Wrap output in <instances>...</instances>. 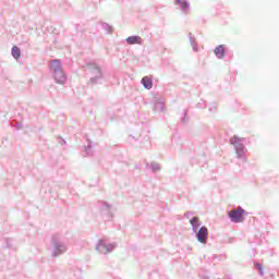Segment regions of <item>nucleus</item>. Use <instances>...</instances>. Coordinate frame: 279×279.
<instances>
[{
  "label": "nucleus",
  "mask_w": 279,
  "mask_h": 279,
  "mask_svg": "<svg viewBox=\"0 0 279 279\" xmlns=\"http://www.w3.org/2000/svg\"><path fill=\"white\" fill-rule=\"evenodd\" d=\"M50 71L53 74V80L57 84H66V74L62 70L60 60H53L50 63Z\"/></svg>",
  "instance_id": "nucleus-1"
},
{
  "label": "nucleus",
  "mask_w": 279,
  "mask_h": 279,
  "mask_svg": "<svg viewBox=\"0 0 279 279\" xmlns=\"http://www.w3.org/2000/svg\"><path fill=\"white\" fill-rule=\"evenodd\" d=\"M51 256L58 258V256H62V254L66 253V244L60 238V234H54L51 238Z\"/></svg>",
  "instance_id": "nucleus-2"
},
{
  "label": "nucleus",
  "mask_w": 279,
  "mask_h": 279,
  "mask_svg": "<svg viewBox=\"0 0 279 279\" xmlns=\"http://www.w3.org/2000/svg\"><path fill=\"white\" fill-rule=\"evenodd\" d=\"M87 71L93 75L89 78V84H101V80H104V70L97 63H88Z\"/></svg>",
  "instance_id": "nucleus-3"
},
{
  "label": "nucleus",
  "mask_w": 279,
  "mask_h": 279,
  "mask_svg": "<svg viewBox=\"0 0 279 279\" xmlns=\"http://www.w3.org/2000/svg\"><path fill=\"white\" fill-rule=\"evenodd\" d=\"M230 144L233 145L238 158L245 160V145L243 144V138L234 135L230 138Z\"/></svg>",
  "instance_id": "nucleus-4"
},
{
  "label": "nucleus",
  "mask_w": 279,
  "mask_h": 279,
  "mask_svg": "<svg viewBox=\"0 0 279 279\" xmlns=\"http://www.w3.org/2000/svg\"><path fill=\"white\" fill-rule=\"evenodd\" d=\"M245 215V209L239 207L238 209L228 211V217L232 223H243Z\"/></svg>",
  "instance_id": "nucleus-5"
},
{
  "label": "nucleus",
  "mask_w": 279,
  "mask_h": 279,
  "mask_svg": "<svg viewBox=\"0 0 279 279\" xmlns=\"http://www.w3.org/2000/svg\"><path fill=\"white\" fill-rule=\"evenodd\" d=\"M116 247L117 243L108 244L106 240H99L96 245V252H99V254H110V252H114Z\"/></svg>",
  "instance_id": "nucleus-6"
},
{
  "label": "nucleus",
  "mask_w": 279,
  "mask_h": 279,
  "mask_svg": "<svg viewBox=\"0 0 279 279\" xmlns=\"http://www.w3.org/2000/svg\"><path fill=\"white\" fill-rule=\"evenodd\" d=\"M195 234L198 243H203V245H206V243L208 242V228L203 226L195 232Z\"/></svg>",
  "instance_id": "nucleus-7"
},
{
  "label": "nucleus",
  "mask_w": 279,
  "mask_h": 279,
  "mask_svg": "<svg viewBox=\"0 0 279 279\" xmlns=\"http://www.w3.org/2000/svg\"><path fill=\"white\" fill-rule=\"evenodd\" d=\"M100 210L104 215H107L109 218L112 217V205L107 202H102Z\"/></svg>",
  "instance_id": "nucleus-8"
},
{
  "label": "nucleus",
  "mask_w": 279,
  "mask_h": 279,
  "mask_svg": "<svg viewBox=\"0 0 279 279\" xmlns=\"http://www.w3.org/2000/svg\"><path fill=\"white\" fill-rule=\"evenodd\" d=\"M214 53L217 58H219V60H223V58H226V48L223 45H220L215 48Z\"/></svg>",
  "instance_id": "nucleus-9"
},
{
  "label": "nucleus",
  "mask_w": 279,
  "mask_h": 279,
  "mask_svg": "<svg viewBox=\"0 0 279 279\" xmlns=\"http://www.w3.org/2000/svg\"><path fill=\"white\" fill-rule=\"evenodd\" d=\"M141 83L144 86V88H146V90H151V88H154V81H151L149 76H144Z\"/></svg>",
  "instance_id": "nucleus-10"
},
{
  "label": "nucleus",
  "mask_w": 279,
  "mask_h": 279,
  "mask_svg": "<svg viewBox=\"0 0 279 279\" xmlns=\"http://www.w3.org/2000/svg\"><path fill=\"white\" fill-rule=\"evenodd\" d=\"M155 112H163L165 111V100L157 99L154 105Z\"/></svg>",
  "instance_id": "nucleus-11"
},
{
  "label": "nucleus",
  "mask_w": 279,
  "mask_h": 279,
  "mask_svg": "<svg viewBox=\"0 0 279 279\" xmlns=\"http://www.w3.org/2000/svg\"><path fill=\"white\" fill-rule=\"evenodd\" d=\"M190 223L192 226L193 232H197V230H199V226H202V223L199 222V219L197 217H193L190 220Z\"/></svg>",
  "instance_id": "nucleus-12"
},
{
  "label": "nucleus",
  "mask_w": 279,
  "mask_h": 279,
  "mask_svg": "<svg viewBox=\"0 0 279 279\" xmlns=\"http://www.w3.org/2000/svg\"><path fill=\"white\" fill-rule=\"evenodd\" d=\"M128 45H141V36H130L126 38Z\"/></svg>",
  "instance_id": "nucleus-13"
},
{
  "label": "nucleus",
  "mask_w": 279,
  "mask_h": 279,
  "mask_svg": "<svg viewBox=\"0 0 279 279\" xmlns=\"http://www.w3.org/2000/svg\"><path fill=\"white\" fill-rule=\"evenodd\" d=\"M179 5L184 14H189V8H191L189 0H182L181 4H179Z\"/></svg>",
  "instance_id": "nucleus-14"
},
{
  "label": "nucleus",
  "mask_w": 279,
  "mask_h": 279,
  "mask_svg": "<svg viewBox=\"0 0 279 279\" xmlns=\"http://www.w3.org/2000/svg\"><path fill=\"white\" fill-rule=\"evenodd\" d=\"M11 53L15 60H19L21 58V48H19L17 46H13L11 49Z\"/></svg>",
  "instance_id": "nucleus-15"
},
{
  "label": "nucleus",
  "mask_w": 279,
  "mask_h": 279,
  "mask_svg": "<svg viewBox=\"0 0 279 279\" xmlns=\"http://www.w3.org/2000/svg\"><path fill=\"white\" fill-rule=\"evenodd\" d=\"M189 38H190V43L193 51H197V41L195 40L193 34L190 33Z\"/></svg>",
  "instance_id": "nucleus-16"
},
{
  "label": "nucleus",
  "mask_w": 279,
  "mask_h": 279,
  "mask_svg": "<svg viewBox=\"0 0 279 279\" xmlns=\"http://www.w3.org/2000/svg\"><path fill=\"white\" fill-rule=\"evenodd\" d=\"M150 170L153 173L160 171V163L153 161L150 163Z\"/></svg>",
  "instance_id": "nucleus-17"
},
{
  "label": "nucleus",
  "mask_w": 279,
  "mask_h": 279,
  "mask_svg": "<svg viewBox=\"0 0 279 279\" xmlns=\"http://www.w3.org/2000/svg\"><path fill=\"white\" fill-rule=\"evenodd\" d=\"M101 27L105 29V32H107V34H112V26L110 24L105 22L101 24Z\"/></svg>",
  "instance_id": "nucleus-18"
},
{
  "label": "nucleus",
  "mask_w": 279,
  "mask_h": 279,
  "mask_svg": "<svg viewBox=\"0 0 279 279\" xmlns=\"http://www.w3.org/2000/svg\"><path fill=\"white\" fill-rule=\"evenodd\" d=\"M255 269H257V271H259V276H265V270L263 269V265L256 263L255 264Z\"/></svg>",
  "instance_id": "nucleus-19"
},
{
  "label": "nucleus",
  "mask_w": 279,
  "mask_h": 279,
  "mask_svg": "<svg viewBox=\"0 0 279 279\" xmlns=\"http://www.w3.org/2000/svg\"><path fill=\"white\" fill-rule=\"evenodd\" d=\"M90 149H92L90 144L87 145V147H85V154H86L87 156H93V153H90Z\"/></svg>",
  "instance_id": "nucleus-20"
},
{
  "label": "nucleus",
  "mask_w": 279,
  "mask_h": 279,
  "mask_svg": "<svg viewBox=\"0 0 279 279\" xmlns=\"http://www.w3.org/2000/svg\"><path fill=\"white\" fill-rule=\"evenodd\" d=\"M16 129H17V130H22V129H23V124L17 123V124H16Z\"/></svg>",
  "instance_id": "nucleus-21"
},
{
  "label": "nucleus",
  "mask_w": 279,
  "mask_h": 279,
  "mask_svg": "<svg viewBox=\"0 0 279 279\" xmlns=\"http://www.w3.org/2000/svg\"><path fill=\"white\" fill-rule=\"evenodd\" d=\"M175 2H174V5H180L181 4V2H182V0H174Z\"/></svg>",
  "instance_id": "nucleus-22"
},
{
  "label": "nucleus",
  "mask_w": 279,
  "mask_h": 279,
  "mask_svg": "<svg viewBox=\"0 0 279 279\" xmlns=\"http://www.w3.org/2000/svg\"><path fill=\"white\" fill-rule=\"evenodd\" d=\"M59 143H60V145H66V141H64V140H61Z\"/></svg>",
  "instance_id": "nucleus-23"
},
{
  "label": "nucleus",
  "mask_w": 279,
  "mask_h": 279,
  "mask_svg": "<svg viewBox=\"0 0 279 279\" xmlns=\"http://www.w3.org/2000/svg\"><path fill=\"white\" fill-rule=\"evenodd\" d=\"M190 215H191V211H186V213L184 214V217H190Z\"/></svg>",
  "instance_id": "nucleus-24"
},
{
  "label": "nucleus",
  "mask_w": 279,
  "mask_h": 279,
  "mask_svg": "<svg viewBox=\"0 0 279 279\" xmlns=\"http://www.w3.org/2000/svg\"><path fill=\"white\" fill-rule=\"evenodd\" d=\"M186 121V111H184L183 122Z\"/></svg>",
  "instance_id": "nucleus-25"
}]
</instances>
